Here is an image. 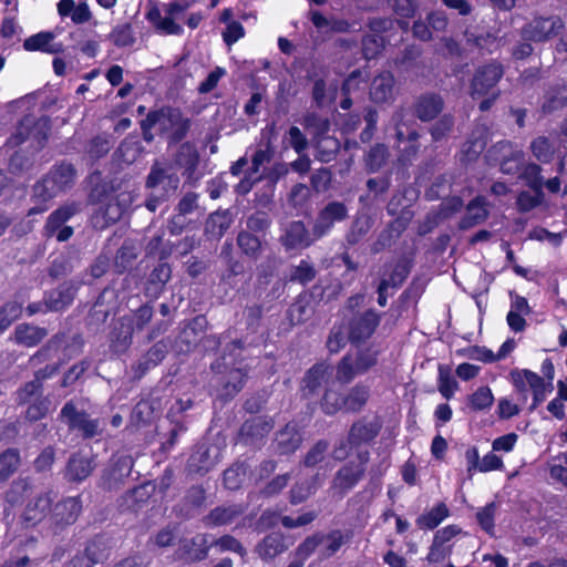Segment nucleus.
Returning <instances> with one entry per match:
<instances>
[{
	"label": "nucleus",
	"mask_w": 567,
	"mask_h": 567,
	"mask_svg": "<svg viewBox=\"0 0 567 567\" xmlns=\"http://www.w3.org/2000/svg\"><path fill=\"white\" fill-rule=\"evenodd\" d=\"M189 127L188 120L184 118L178 110L167 109L153 112L143 122L144 137L151 140L150 130L165 134L172 141H181Z\"/></svg>",
	"instance_id": "f257e3e1"
},
{
	"label": "nucleus",
	"mask_w": 567,
	"mask_h": 567,
	"mask_svg": "<svg viewBox=\"0 0 567 567\" xmlns=\"http://www.w3.org/2000/svg\"><path fill=\"white\" fill-rule=\"evenodd\" d=\"M509 375L515 391L520 395L524 403L527 401V392H532L530 410H535L553 391L551 384L546 383L542 377L530 370L515 369Z\"/></svg>",
	"instance_id": "f03ea898"
},
{
	"label": "nucleus",
	"mask_w": 567,
	"mask_h": 567,
	"mask_svg": "<svg viewBox=\"0 0 567 567\" xmlns=\"http://www.w3.org/2000/svg\"><path fill=\"white\" fill-rule=\"evenodd\" d=\"M503 75V71L497 64H488L477 69L471 83L470 94L473 99L488 96L480 104L481 111H486L491 107L492 102L496 99L497 94L494 91L496 83Z\"/></svg>",
	"instance_id": "7ed1b4c3"
},
{
	"label": "nucleus",
	"mask_w": 567,
	"mask_h": 567,
	"mask_svg": "<svg viewBox=\"0 0 567 567\" xmlns=\"http://www.w3.org/2000/svg\"><path fill=\"white\" fill-rule=\"evenodd\" d=\"M50 125L47 117L35 118L25 116L17 126L14 133L8 140L9 145L18 146L28 138H32L38 145L47 138Z\"/></svg>",
	"instance_id": "20e7f679"
},
{
	"label": "nucleus",
	"mask_w": 567,
	"mask_h": 567,
	"mask_svg": "<svg viewBox=\"0 0 567 567\" xmlns=\"http://www.w3.org/2000/svg\"><path fill=\"white\" fill-rule=\"evenodd\" d=\"M368 461L369 453L367 451L360 452L358 454V463H348L337 472L332 488L339 491L341 494L353 488L363 477Z\"/></svg>",
	"instance_id": "39448f33"
},
{
	"label": "nucleus",
	"mask_w": 567,
	"mask_h": 567,
	"mask_svg": "<svg viewBox=\"0 0 567 567\" xmlns=\"http://www.w3.org/2000/svg\"><path fill=\"white\" fill-rule=\"evenodd\" d=\"M375 361V353L371 351L360 352L355 358L346 355L337 368L336 378L341 383H349L355 375L367 372Z\"/></svg>",
	"instance_id": "423d86ee"
},
{
	"label": "nucleus",
	"mask_w": 567,
	"mask_h": 567,
	"mask_svg": "<svg viewBox=\"0 0 567 567\" xmlns=\"http://www.w3.org/2000/svg\"><path fill=\"white\" fill-rule=\"evenodd\" d=\"M80 210L79 205L69 204L61 206L50 214L44 230L45 235L55 236L59 241H65L73 235V228L64 224Z\"/></svg>",
	"instance_id": "0eeeda50"
},
{
	"label": "nucleus",
	"mask_w": 567,
	"mask_h": 567,
	"mask_svg": "<svg viewBox=\"0 0 567 567\" xmlns=\"http://www.w3.org/2000/svg\"><path fill=\"white\" fill-rule=\"evenodd\" d=\"M563 28L564 22L560 18H537L524 28L523 37L536 42L546 41L556 35Z\"/></svg>",
	"instance_id": "6e6552de"
},
{
	"label": "nucleus",
	"mask_w": 567,
	"mask_h": 567,
	"mask_svg": "<svg viewBox=\"0 0 567 567\" xmlns=\"http://www.w3.org/2000/svg\"><path fill=\"white\" fill-rule=\"evenodd\" d=\"M347 217V208L341 203L328 204L319 214L312 229L316 238L324 236L334 223L341 221Z\"/></svg>",
	"instance_id": "1a4fd4ad"
},
{
	"label": "nucleus",
	"mask_w": 567,
	"mask_h": 567,
	"mask_svg": "<svg viewBox=\"0 0 567 567\" xmlns=\"http://www.w3.org/2000/svg\"><path fill=\"white\" fill-rule=\"evenodd\" d=\"M61 417L70 427L81 431L85 437H92L97 434L99 425L96 421L90 420L85 414L76 412L71 402L63 406Z\"/></svg>",
	"instance_id": "9d476101"
},
{
	"label": "nucleus",
	"mask_w": 567,
	"mask_h": 567,
	"mask_svg": "<svg viewBox=\"0 0 567 567\" xmlns=\"http://www.w3.org/2000/svg\"><path fill=\"white\" fill-rule=\"evenodd\" d=\"M312 236H315L312 234ZM317 238L306 229L301 221L291 223L281 237L282 245L286 249H303L310 246Z\"/></svg>",
	"instance_id": "9b49d317"
},
{
	"label": "nucleus",
	"mask_w": 567,
	"mask_h": 567,
	"mask_svg": "<svg viewBox=\"0 0 567 567\" xmlns=\"http://www.w3.org/2000/svg\"><path fill=\"white\" fill-rule=\"evenodd\" d=\"M124 210L125 206L118 198H111L95 212L92 217V224L99 229L106 228L109 225L120 220Z\"/></svg>",
	"instance_id": "f8f14e48"
},
{
	"label": "nucleus",
	"mask_w": 567,
	"mask_h": 567,
	"mask_svg": "<svg viewBox=\"0 0 567 567\" xmlns=\"http://www.w3.org/2000/svg\"><path fill=\"white\" fill-rule=\"evenodd\" d=\"M146 185L151 189L159 190L167 198L178 188L179 178L175 175L166 174L162 168L153 167L147 177Z\"/></svg>",
	"instance_id": "ddd939ff"
},
{
	"label": "nucleus",
	"mask_w": 567,
	"mask_h": 567,
	"mask_svg": "<svg viewBox=\"0 0 567 567\" xmlns=\"http://www.w3.org/2000/svg\"><path fill=\"white\" fill-rule=\"evenodd\" d=\"M370 97L374 103H386L394 97V78L390 72H382L371 83Z\"/></svg>",
	"instance_id": "4468645a"
},
{
	"label": "nucleus",
	"mask_w": 567,
	"mask_h": 567,
	"mask_svg": "<svg viewBox=\"0 0 567 567\" xmlns=\"http://www.w3.org/2000/svg\"><path fill=\"white\" fill-rule=\"evenodd\" d=\"M380 318L374 311H367L361 317L354 319L350 327V338L353 341H361L369 338L378 327Z\"/></svg>",
	"instance_id": "2eb2a0df"
},
{
	"label": "nucleus",
	"mask_w": 567,
	"mask_h": 567,
	"mask_svg": "<svg viewBox=\"0 0 567 567\" xmlns=\"http://www.w3.org/2000/svg\"><path fill=\"white\" fill-rule=\"evenodd\" d=\"M332 375V370L324 363L313 365L306 374L303 380V391L306 394L316 393L321 386L328 383Z\"/></svg>",
	"instance_id": "dca6fc26"
},
{
	"label": "nucleus",
	"mask_w": 567,
	"mask_h": 567,
	"mask_svg": "<svg viewBox=\"0 0 567 567\" xmlns=\"http://www.w3.org/2000/svg\"><path fill=\"white\" fill-rule=\"evenodd\" d=\"M502 153L501 169L506 174H515L520 171L524 164V153L520 150L513 148L507 142L499 143L496 146Z\"/></svg>",
	"instance_id": "f3484780"
},
{
	"label": "nucleus",
	"mask_w": 567,
	"mask_h": 567,
	"mask_svg": "<svg viewBox=\"0 0 567 567\" xmlns=\"http://www.w3.org/2000/svg\"><path fill=\"white\" fill-rule=\"evenodd\" d=\"M81 508V503L76 497H68L55 505L53 520L56 524H72L78 518Z\"/></svg>",
	"instance_id": "a211bd4d"
},
{
	"label": "nucleus",
	"mask_w": 567,
	"mask_h": 567,
	"mask_svg": "<svg viewBox=\"0 0 567 567\" xmlns=\"http://www.w3.org/2000/svg\"><path fill=\"white\" fill-rule=\"evenodd\" d=\"M52 504V498L49 494H42L29 502L25 507L23 517L24 520L31 525L40 523L47 517Z\"/></svg>",
	"instance_id": "6ab92c4d"
},
{
	"label": "nucleus",
	"mask_w": 567,
	"mask_h": 567,
	"mask_svg": "<svg viewBox=\"0 0 567 567\" xmlns=\"http://www.w3.org/2000/svg\"><path fill=\"white\" fill-rule=\"evenodd\" d=\"M487 203L484 197L477 196L471 200L466 207V215L462 220V227L468 228L483 223L487 216Z\"/></svg>",
	"instance_id": "aec40b11"
},
{
	"label": "nucleus",
	"mask_w": 567,
	"mask_h": 567,
	"mask_svg": "<svg viewBox=\"0 0 567 567\" xmlns=\"http://www.w3.org/2000/svg\"><path fill=\"white\" fill-rule=\"evenodd\" d=\"M208 537L205 534H198L192 539H185L182 545L183 556L190 560H199L207 556Z\"/></svg>",
	"instance_id": "412c9836"
},
{
	"label": "nucleus",
	"mask_w": 567,
	"mask_h": 567,
	"mask_svg": "<svg viewBox=\"0 0 567 567\" xmlns=\"http://www.w3.org/2000/svg\"><path fill=\"white\" fill-rule=\"evenodd\" d=\"M450 515V509L444 503H439L430 511L420 515L416 525L421 529H434Z\"/></svg>",
	"instance_id": "4be33fe9"
},
{
	"label": "nucleus",
	"mask_w": 567,
	"mask_h": 567,
	"mask_svg": "<svg viewBox=\"0 0 567 567\" xmlns=\"http://www.w3.org/2000/svg\"><path fill=\"white\" fill-rule=\"evenodd\" d=\"M285 550L284 537L277 533L266 536L256 547L257 554L262 559H272Z\"/></svg>",
	"instance_id": "5701e85b"
},
{
	"label": "nucleus",
	"mask_w": 567,
	"mask_h": 567,
	"mask_svg": "<svg viewBox=\"0 0 567 567\" xmlns=\"http://www.w3.org/2000/svg\"><path fill=\"white\" fill-rule=\"evenodd\" d=\"M74 298V288L70 285H63L52 291L45 298V308L50 311H59L69 306Z\"/></svg>",
	"instance_id": "b1692460"
},
{
	"label": "nucleus",
	"mask_w": 567,
	"mask_h": 567,
	"mask_svg": "<svg viewBox=\"0 0 567 567\" xmlns=\"http://www.w3.org/2000/svg\"><path fill=\"white\" fill-rule=\"evenodd\" d=\"M443 107V101L439 95L429 94L422 96L416 104V114L422 121L434 118Z\"/></svg>",
	"instance_id": "393cba45"
},
{
	"label": "nucleus",
	"mask_w": 567,
	"mask_h": 567,
	"mask_svg": "<svg viewBox=\"0 0 567 567\" xmlns=\"http://www.w3.org/2000/svg\"><path fill=\"white\" fill-rule=\"evenodd\" d=\"M53 34L50 32H40L35 35H32L28 38L23 47L27 51H44L49 53H55L61 51L62 45L61 44H53Z\"/></svg>",
	"instance_id": "a878e982"
},
{
	"label": "nucleus",
	"mask_w": 567,
	"mask_h": 567,
	"mask_svg": "<svg viewBox=\"0 0 567 567\" xmlns=\"http://www.w3.org/2000/svg\"><path fill=\"white\" fill-rule=\"evenodd\" d=\"M118 324L120 326L114 329L111 339V347L116 353L124 352L128 348L134 330L130 320L122 319Z\"/></svg>",
	"instance_id": "bb28decb"
},
{
	"label": "nucleus",
	"mask_w": 567,
	"mask_h": 567,
	"mask_svg": "<svg viewBox=\"0 0 567 567\" xmlns=\"http://www.w3.org/2000/svg\"><path fill=\"white\" fill-rule=\"evenodd\" d=\"M92 462L90 458L74 455L71 457L66 468V476L70 481L81 482L92 472Z\"/></svg>",
	"instance_id": "cd10ccee"
},
{
	"label": "nucleus",
	"mask_w": 567,
	"mask_h": 567,
	"mask_svg": "<svg viewBox=\"0 0 567 567\" xmlns=\"http://www.w3.org/2000/svg\"><path fill=\"white\" fill-rule=\"evenodd\" d=\"M233 221L228 210L212 214L206 221V233L213 237L220 238Z\"/></svg>",
	"instance_id": "c85d7f7f"
},
{
	"label": "nucleus",
	"mask_w": 567,
	"mask_h": 567,
	"mask_svg": "<svg viewBox=\"0 0 567 567\" xmlns=\"http://www.w3.org/2000/svg\"><path fill=\"white\" fill-rule=\"evenodd\" d=\"M14 336L18 343L27 347H33L47 336V331L43 328L21 324L17 327Z\"/></svg>",
	"instance_id": "c756f323"
},
{
	"label": "nucleus",
	"mask_w": 567,
	"mask_h": 567,
	"mask_svg": "<svg viewBox=\"0 0 567 567\" xmlns=\"http://www.w3.org/2000/svg\"><path fill=\"white\" fill-rule=\"evenodd\" d=\"M494 403V395L487 385L480 386L467 399V404L471 410L478 412L488 410Z\"/></svg>",
	"instance_id": "7c9ffc66"
},
{
	"label": "nucleus",
	"mask_w": 567,
	"mask_h": 567,
	"mask_svg": "<svg viewBox=\"0 0 567 567\" xmlns=\"http://www.w3.org/2000/svg\"><path fill=\"white\" fill-rule=\"evenodd\" d=\"M378 434V429L372 424L362 422L354 423L349 433V443L358 446L374 439Z\"/></svg>",
	"instance_id": "2f4dec72"
},
{
	"label": "nucleus",
	"mask_w": 567,
	"mask_h": 567,
	"mask_svg": "<svg viewBox=\"0 0 567 567\" xmlns=\"http://www.w3.org/2000/svg\"><path fill=\"white\" fill-rule=\"evenodd\" d=\"M301 442V437L298 432L295 431V426L287 425L284 431L277 436L278 451L281 454H288L296 451Z\"/></svg>",
	"instance_id": "473e14b6"
},
{
	"label": "nucleus",
	"mask_w": 567,
	"mask_h": 567,
	"mask_svg": "<svg viewBox=\"0 0 567 567\" xmlns=\"http://www.w3.org/2000/svg\"><path fill=\"white\" fill-rule=\"evenodd\" d=\"M20 455L17 450L9 449L0 454V482L7 481L19 467Z\"/></svg>",
	"instance_id": "72a5a7b5"
},
{
	"label": "nucleus",
	"mask_w": 567,
	"mask_h": 567,
	"mask_svg": "<svg viewBox=\"0 0 567 567\" xmlns=\"http://www.w3.org/2000/svg\"><path fill=\"white\" fill-rule=\"evenodd\" d=\"M437 388L442 396L445 398L446 400L453 398L454 393L458 389L457 381L451 374L450 368L445 365L439 367Z\"/></svg>",
	"instance_id": "f704fd0d"
},
{
	"label": "nucleus",
	"mask_w": 567,
	"mask_h": 567,
	"mask_svg": "<svg viewBox=\"0 0 567 567\" xmlns=\"http://www.w3.org/2000/svg\"><path fill=\"white\" fill-rule=\"evenodd\" d=\"M338 93L336 84L331 83L327 86L324 81L318 80L313 85V99L319 106H324L332 103Z\"/></svg>",
	"instance_id": "c9c22d12"
},
{
	"label": "nucleus",
	"mask_w": 567,
	"mask_h": 567,
	"mask_svg": "<svg viewBox=\"0 0 567 567\" xmlns=\"http://www.w3.org/2000/svg\"><path fill=\"white\" fill-rule=\"evenodd\" d=\"M59 193H61L59 186H56L54 178H51L50 175L45 176L33 187V196L42 203L52 199Z\"/></svg>",
	"instance_id": "e433bc0d"
},
{
	"label": "nucleus",
	"mask_w": 567,
	"mask_h": 567,
	"mask_svg": "<svg viewBox=\"0 0 567 567\" xmlns=\"http://www.w3.org/2000/svg\"><path fill=\"white\" fill-rule=\"evenodd\" d=\"M530 151L537 161L549 163L553 159L555 146L547 137L539 136L532 142Z\"/></svg>",
	"instance_id": "4c0bfd02"
},
{
	"label": "nucleus",
	"mask_w": 567,
	"mask_h": 567,
	"mask_svg": "<svg viewBox=\"0 0 567 567\" xmlns=\"http://www.w3.org/2000/svg\"><path fill=\"white\" fill-rule=\"evenodd\" d=\"M369 390L365 386L357 385L351 389L348 395L344 398V408L348 411H359L368 401Z\"/></svg>",
	"instance_id": "58836bf2"
},
{
	"label": "nucleus",
	"mask_w": 567,
	"mask_h": 567,
	"mask_svg": "<svg viewBox=\"0 0 567 567\" xmlns=\"http://www.w3.org/2000/svg\"><path fill=\"white\" fill-rule=\"evenodd\" d=\"M41 392V378L39 374L35 379L24 384L17 391V401L19 404L31 403L32 401L40 399Z\"/></svg>",
	"instance_id": "ea45409f"
},
{
	"label": "nucleus",
	"mask_w": 567,
	"mask_h": 567,
	"mask_svg": "<svg viewBox=\"0 0 567 567\" xmlns=\"http://www.w3.org/2000/svg\"><path fill=\"white\" fill-rule=\"evenodd\" d=\"M49 175L51 178H54V182L56 186H59L60 192H63L73 184L75 172L72 165L62 164L50 172Z\"/></svg>",
	"instance_id": "a19ab883"
},
{
	"label": "nucleus",
	"mask_w": 567,
	"mask_h": 567,
	"mask_svg": "<svg viewBox=\"0 0 567 567\" xmlns=\"http://www.w3.org/2000/svg\"><path fill=\"white\" fill-rule=\"evenodd\" d=\"M321 482L316 476L311 480V482L298 483L291 489V503L299 504L306 501L309 496H311L317 488L320 486Z\"/></svg>",
	"instance_id": "79ce46f5"
},
{
	"label": "nucleus",
	"mask_w": 567,
	"mask_h": 567,
	"mask_svg": "<svg viewBox=\"0 0 567 567\" xmlns=\"http://www.w3.org/2000/svg\"><path fill=\"white\" fill-rule=\"evenodd\" d=\"M22 313V305L17 301H9L0 309V331L6 330Z\"/></svg>",
	"instance_id": "37998d69"
},
{
	"label": "nucleus",
	"mask_w": 567,
	"mask_h": 567,
	"mask_svg": "<svg viewBox=\"0 0 567 567\" xmlns=\"http://www.w3.org/2000/svg\"><path fill=\"white\" fill-rule=\"evenodd\" d=\"M102 559L103 555L96 556V545L92 543L86 547L85 555L73 558L65 567H94Z\"/></svg>",
	"instance_id": "c03bdc74"
},
{
	"label": "nucleus",
	"mask_w": 567,
	"mask_h": 567,
	"mask_svg": "<svg viewBox=\"0 0 567 567\" xmlns=\"http://www.w3.org/2000/svg\"><path fill=\"white\" fill-rule=\"evenodd\" d=\"M540 172V166L530 163L524 167V171L522 173V177L526 181L527 185L535 190V193H540L544 186Z\"/></svg>",
	"instance_id": "a18cd8bd"
},
{
	"label": "nucleus",
	"mask_w": 567,
	"mask_h": 567,
	"mask_svg": "<svg viewBox=\"0 0 567 567\" xmlns=\"http://www.w3.org/2000/svg\"><path fill=\"white\" fill-rule=\"evenodd\" d=\"M239 512L236 507H217L207 517L209 524L226 525L230 524L238 516Z\"/></svg>",
	"instance_id": "49530a36"
},
{
	"label": "nucleus",
	"mask_w": 567,
	"mask_h": 567,
	"mask_svg": "<svg viewBox=\"0 0 567 567\" xmlns=\"http://www.w3.org/2000/svg\"><path fill=\"white\" fill-rule=\"evenodd\" d=\"M495 514L496 505L494 503L487 504L476 514L480 526L489 535H493L494 533Z\"/></svg>",
	"instance_id": "de8ad7c7"
},
{
	"label": "nucleus",
	"mask_w": 567,
	"mask_h": 567,
	"mask_svg": "<svg viewBox=\"0 0 567 567\" xmlns=\"http://www.w3.org/2000/svg\"><path fill=\"white\" fill-rule=\"evenodd\" d=\"M477 452L473 451V466H477L480 472H489L494 470H499L503 467V461L499 456L494 453H487L483 456V458L477 463Z\"/></svg>",
	"instance_id": "09e8293b"
},
{
	"label": "nucleus",
	"mask_w": 567,
	"mask_h": 567,
	"mask_svg": "<svg viewBox=\"0 0 567 567\" xmlns=\"http://www.w3.org/2000/svg\"><path fill=\"white\" fill-rule=\"evenodd\" d=\"M198 163L197 152L189 145H183L177 156V164L185 167L192 174Z\"/></svg>",
	"instance_id": "8fccbe9b"
},
{
	"label": "nucleus",
	"mask_w": 567,
	"mask_h": 567,
	"mask_svg": "<svg viewBox=\"0 0 567 567\" xmlns=\"http://www.w3.org/2000/svg\"><path fill=\"white\" fill-rule=\"evenodd\" d=\"M323 542L322 535H313L306 538L297 548V557L296 561L305 560L316 550V548Z\"/></svg>",
	"instance_id": "3c124183"
},
{
	"label": "nucleus",
	"mask_w": 567,
	"mask_h": 567,
	"mask_svg": "<svg viewBox=\"0 0 567 567\" xmlns=\"http://www.w3.org/2000/svg\"><path fill=\"white\" fill-rule=\"evenodd\" d=\"M111 38L117 47H128L135 41L134 33L130 24H121L114 28Z\"/></svg>",
	"instance_id": "603ef678"
},
{
	"label": "nucleus",
	"mask_w": 567,
	"mask_h": 567,
	"mask_svg": "<svg viewBox=\"0 0 567 567\" xmlns=\"http://www.w3.org/2000/svg\"><path fill=\"white\" fill-rule=\"evenodd\" d=\"M316 270L308 261L302 260L298 266H296L290 274V279L292 281H298L300 284H307L315 278Z\"/></svg>",
	"instance_id": "864d4df0"
},
{
	"label": "nucleus",
	"mask_w": 567,
	"mask_h": 567,
	"mask_svg": "<svg viewBox=\"0 0 567 567\" xmlns=\"http://www.w3.org/2000/svg\"><path fill=\"white\" fill-rule=\"evenodd\" d=\"M344 398L332 389H327L323 395L322 408L327 414H334L340 409L344 408Z\"/></svg>",
	"instance_id": "5fc2aeb1"
},
{
	"label": "nucleus",
	"mask_w": 567,
	"mask_h": 567,
	"mask_svg": "<svg viewBox=\"0 0 567 567\" xmlns=\"http://www.w3.org/2000/svg\"><path fill=\"white\" fill-rule=\"evenodd\" d=\"M50 405L47 398L37 399L29 404L25 415L30 421L40 420L49 412Z\"/></svg>",
	"instance_id": "6e6d98bb"
},
{
	"label": "nucleus",
	"mask_w": 567,
	"mask_h": 567,
	"mask_svg": "<svg viewBox=\"0 0 567 567\" xmlns=\"http://www.w3.org/2000/svg\"><path fill=\"white\" fill-rule=\"evenodd\" d=\"M245 477V470L243 465L230 467L224 473L225 486L229 489H236L240 486Z\"/></svg>",
	"instance_id": "4d7b16f0"
},
{
	"label": "nucleus",
	"mask_w": 567,
	"mask_h": 567,
	"mask_svg": "<svg viewBox=\"0 0 567 567\" xmlns=\"http://www.w3.org/2000/svg\"><path fill=\"white\" fill-rule=\"evenodd\" d=\"M317 146L321 152L320 161L322 162H329L331 158V155L338 151L339 148V142L337 138L329 137V136H321L317 141Z\"/></svg>",
	"instance_id": "13d9d810"
},
{
	"label": "nucleus",
	"mask_w": 567,
	"mask_h": 567,
	"mask_svg": "<svg viewBox=\"0 0 567 567\" xmlns=\"http://www.w3.org/2000/svg\"><path fill=\"white\" fill-rule=\"evenodd\" d=\"M212 545L217 547L219 551H234L240 556H244L246 553L241 544L229 535L220 537L216 542L212 543Z\"/></svg>",
	"instance_id": "bf43d9fd"
},
{
	"label": "nucleus",
	"mask_w": 567,
	"mask_h": 567,
	"mask_svg": "<svg viewBox=\"0 0 567 567\" xmlns=\"http://www.w3.org/2000/svg\"><path fill=\"white\" fill-rule=\"evenodd\" d=\"M388 150L384 145H377L373 147L367 157V164L371 171L379 169L385 162Z\"/></svg>",
	"instance_id": "052dcab7"
},
{
	"label": "nucleus",
	"mask_w": 567,
	"mask_h": 567,
	"mask_svg": "<svg viewBox=\"0 0 567 567\" xmlns=\"http://www.w3.org/2000/svg\"><path fill=\"white\" fill-rule=\"evenodd\" d=\"M323 540L327 542L324 556L329 557L341 548V546L346 543L347 538L340 530H334L330 533L328 536H323Z\"/></svg>",
	"instance_id": "680f3d73"
},
{
	"label": "nucleus",
	"mask_w": 567,
	"mask_h": 567,
	"mask_svg": "<svg viewBox=\"0 0 567 567\" xmlns=\"http://www.w3.org/2000/svg\"><path fill=\"white\" fill-rule=\"evenodd\" d=\"M197 199L198 195L195 193H187L186 195H184V197L179 200L177 205V210L179 215L174 218L173 223L176 224L177 220L179 219V216L193 213L197 208Z\"/></svg>",
	"instance_id": "e2e57ef3"
},
{
	"label": "nucleus",
	"mask_w": 567,
	"mask_h": 567,
	"mask_svg": "<svg viewBox=\"0 0 567 567\" xmlns=\"http://www.w3.org/2000/svg\"><path fill=\"white\" fill-rule=\"evenodd\" d=\"M520 412V406L514 402H512L507 398H501L498 400L497 405V415L502 420L511 419L515 415H518Z\"/></svg>",
	"instance_id": "0e129e2a"
},
{
	"label": "nucleus",
	"mask_w": 567,
	"mask_h": 567,
	"mask_svg": "<svg viewBox=\"0 0 567 567\" xmlns=\"http://www.w3.org/2000/svg\"><path fill=\"white\" fill-rule=\"evenodd\" d=\"M158 32L169 35H179L183 33V27L171 16L164 14L155 28Z\"/></svg>",
	"instance_id": "69168bd1"
},
{
	"label": "nucleus",
	"mask_w": 567,
	"mask_h": 567,
	"mask_svg": "<svg viewBox=\"0 0 567 567\" xmlns=\"http://www.w3.org/2000/svg\"><path fill=\"white\" fill-rule=\"evenodd\" d=\"M133 466L132 458L130 456L118 457L112 470V477L114 481H120L125 476H128Z\"/></svg>",
	"instance_id": "338daca9"
},
{
	"label": "nucleus",
	"mask_w": 567,
	"mask_h": 567,
	"mask_svg": "<svg viewBox=\"0 0 567 567\" xmlns=\"http://www.w3.org/2000/svg\"><path fill=\"white\" fill-rule=\"evenodd\" d=\"M238 245L247 255H255L260 248V240L249 233H241L238 236Z\"/></svg>",
	"instance_id": "774afa93"
}]
</instances>
